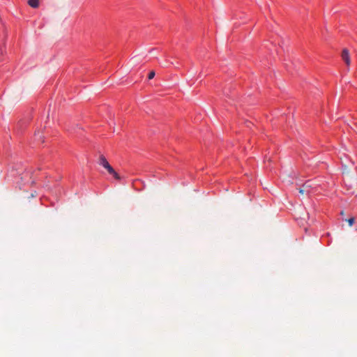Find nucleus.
<instances>
[{
	"mask_svg": "<svg viewBox=\"0 0 357 357\" xmlns=\"http://www.w3.org/2000/svg\"><path fill=\"white\" fill-rule=\"evenodd\" d=\"M98 164L105 168L108 173L112 174L116 179L120 180V176L115 172L113 167L109 165L106 158L103 155H100L98 158Z\"/></svg>",
	"mask_w": 357,
	"mask_h": 357,
	"instance_id": "obj_1",
	"label": "nucleus"
},
{
	"mask_svg": "<svg viewBox=\"0 0 357 357\" xmlns=\"http://www.w3.org/2000/svg\"><path fill=\"white\" fill-rule=\"evenodd\" d=\"M341 57H342V59L345 63V64L347 67V70L349 71V67L351 65V58H350L349 52L347 49H346V48L343 49L342 54H341Z\"/></svg>",
	"mask_w": 357,
	"mask_h": 357,
	"instance_id": "obj_2",
	"label": "nucleus"
},
{
	"mask_svg": "<svg viewBox=\"0 0 357 357\" xmlns=\"http://www.w3.org/2000/svg\"><path fill=\"white\" fill-rule=\"evenodd\" d=\"M312 185L310 181L305 183L300 188L299 193L302 195H307L311 192Z\"/></svg>",
	"mask_w": 357,
	"mask_h": 357,
	"instance_id": "obj_3",
	"label": "nucleus"
},
{
	"mask_svg": "<svg viewBox=\"0 0 357 357\" xmlns=\"http://www.w3.org/2000/svg\"><path fill=\"white\" fill-rule=\"evenodd\" d=\"M28 3L31 7L33 8H36L39 6L38 0H29Z\"/></svg>",
	"mask_w": 357,
	"mask_h": 357,
	"instance_id": "obj_4",
	"label": "nucleus"
},
{
	"mask_svg": "<svg viewBox=\"0 0 357 357\" xmlns=\"http://www.w3.org/2000/svg\"><path fill=\"white\" fill-rule=\"evenodd\" d=\"M347 221L348 222L349 225L350 227H351L354 223L355 219H354V218H351L347 220Z\"/></svg>",
	"mask_w": 357,
	"mask_h": 357,
	"instance_id": "obj_5",
	"label": "nucleus"
},
{
	"mask_svg": "<svg viewBox=\"0 0 357 357\" xmlns=\"http://www.w3.org/2000/svg\"><path fill=\"white\" fill-rule=\"evenodd\" d=\"M154 76H155V72H154L153 70H152V71H151V72L149 73V76H148V78H149V79H153V78L154 77Z\"/></svg>",
	"mask_w": 357,
	"mask_h": 357,
	"instance_id": "obj_6",
	"label": "nucleus"
}]
</instances>
